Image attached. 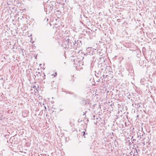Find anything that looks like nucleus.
Listing matches in <instances>:
<instances>
[{
	"label": "nucleus",
	"mask_w": 156,
	"mask_h": 156,
	"mask_svg": "<svg viewBox=\"0 0 156 156\" xmlns=\"http://www.w3.org/2000/svg\"><path fill=\"white\" fill-rule=\"evenodd\" d=\"M44 8V9H46L47 11L48 10L49 12L52 10L53 8V6L51 4H48V2H47L45 3Z\"/></svg>",
	"instance_id": "obj_1"
},
{
	"label": "nucleus",
	"mask_w": 156,
	"mask_h": 156,
	"mask_svg": "<svg viewBox=\"0 0 156 156\" xmlns=\"http://www.w3.org/2000/svg\"><path fill=\"white\" fill-rule=\"evenodd\" d=\"M36 87L35 86H34L33 87Z\"/></svg>",
	"instance_id": "obj_3"
},
{
	"label": "nucleus",
	"mask_w": 156,
	"mask_h": 156,
	"mask_svg": "<svg viewBox=\"0 0 156 156\" xmlns=\"http://www.w3.org/2000/svg\"><path fill=\"white\" fill-rule=\"evenodd\" d=\"M36 87L35 86H34L33 87Z\"/></svg>",
	"instance_id": "obj_4"
},
{
	"label": "nucleus",
	"mask_w": 156,
	"mask_h": 156,
	"mask_svg": "<svg viewBox=\"0 0 156 156\" xmlns=\"http://www.w3.org/2000/svg\"><path fill=\"white\" fill-rule=\"evenodd\" d=\"M55 74H56V72L55 73Z\"/></svg>",
	"instance_id": "obj_5"
},
{
	"label": "nucleus",
	"mask_w": 156,
	"mask_h": 156,
	"mask_svg": "<svg viewBox=\"0 0 156 156\" xmlns=\"http://www.w3.org/2000/svg\"><path fill=\"white\" fill-rule=\"evenodd\" d=\"M82 133L83 136L85 134V132H83Z\"/></svg>",
	"instance_id": "obj_2"
}]
</instances>
